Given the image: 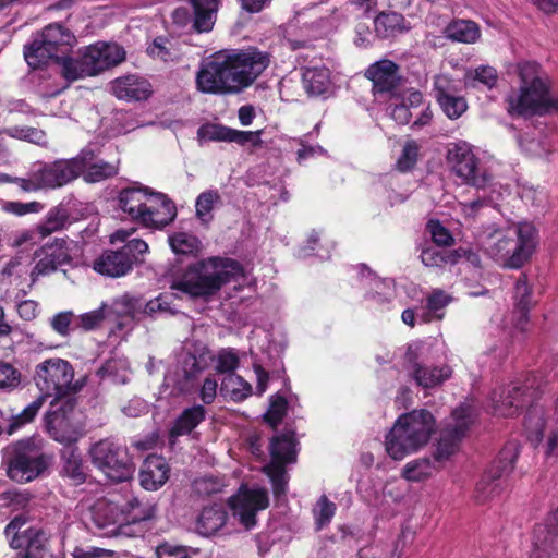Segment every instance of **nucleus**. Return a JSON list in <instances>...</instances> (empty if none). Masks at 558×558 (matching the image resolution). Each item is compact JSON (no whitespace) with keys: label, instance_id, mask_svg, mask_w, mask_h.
Returning a JSON list of instances; mask_svg holds the SVG:
<instances>
[{"label":"nucleus","instance_id":"obj_12","mask_svg":"<svg viewBox=\"0 0 558 558\" xmlns=\"http://www.w3.org/2000/svg\"><path fill=\"white\" fill-rule=\"evenodd\" d=\"M148 245L140 239L128 241L121 248L105 251L94 262V270L98 274L111 278H118L126 275L138 262L140 257L146 253Z\"/></svg>","mask_w":558,"mask_h":558},{"label":"nucleus","instance_id":"obj_13","mask_svg":"<svg viewBox=\"0 0 558 558\" xmlns=\"http://www.w3.org/2000/svg\"><path fill=\"white\" fill-rule=\"evenodd\" d=\"M472 424V408L461 404L452 411V423H449L441 432L434 451V460L444 463L459 450L462 438L466 435Z\"/></svg>","mask_w":558,"mask_h":558},{"label":"nucleus","instance_id":"obj_33","mask_svg":"<svg viewBox=\"0 0 558 558\" xmlns=\"http://www.w3.org/2000/svg\"><path fill=\"white\" fill-rule=\"evenodd\" d=\"M37 36L43 39L57 57H68L70 48L76 41L73 33L58 23L49 24Z\"/></svg>","mask_w":558,"mask_h":558},{"label":"nucleus","instance_id":"obj_45","mask_svg":"<svg viewBox=\"0 0 558 558\" xmlns=\"http://www.w3.org/2000/svg\"><path fill=\"white\" fill-rule=\"evenodd\" d=\"M498 81V74L495 68L489 65H480L466 70L463 83L468 88H478L480 86L492 89Z\"/></svg>","mask_w":558,"mask_h":558},{"label":"nucleus","instance_id":"obj_43","mask_svg":"<svg viewBox=\"0 0 558 558\" xmlns=\"http://www.w3.org/2000/svg\"><path fill=\"white\" fill-rule=\"evenodd\" d=\"M45 403V396L39 395L34 401H32L28 405H26L21 412L16 414H11L9 417V423L3 428V433L8 435H13L17 430H20L25 425L32 423L37 416L39 410L43 408Z\"/></svg>","mask_w":558,"mask_h":558},{"label":"nucleus","instance_id":"obj_23","mask_svg":"<svg viewBox=\"0 0 558 558\" xmlns=\"http://www.w3.org/2000/svg\"><path fill=\"white\" fill-rule=\"evenodd\" d=\"M399 65L388 59L372 63L365 76L373 83L374 95L391 94L400 85Z\"/></svg>","mask_w":558,"mask_h":558},{"label":"nucleus","instance_id":"obj_7","mask_svg":"<svg viewBox=\"0 0 558 558\" xmlns=\"http://www.w3.org/2000/svg\"><path fill=\"white\" fill-rule=\"evenodd\" d=\"M73 378L74 369L70 362L63 359H47L35 367L34 381L40 390V395H44L45 399L54 396V400L50 403L51 408L57 407L56 401L78 390L72 384Z\"/></svg>","mask_w":558,"mask_h":558},{"label":"nucleus","instance_id":"obj_42","mask_svg":"<svg viewBox=\"0 0 558 558\" xmlns=\"http://www.w3.org/2000/svg\"><path fill=\"white\" fill-rule=\"evenodd\" d=\"M45 403V396L39 395L34 401H32L28 405H26L21 412L16 414H11L9 417V423L3 428V433L8 435H13L17 430H20L25 425L32 423L37 416L39 410L43 408Z\"/></svg>","mask_w":558,"mask_h":558},{"label":"nucleus","instance_id":"obj_29","mask_svg":"<svg viewBox=\"0 0 558 558\" xmlns=\"http://www.w3.org/2000/svg\"><path fill=\"white\" fill-rule=\"evenodd\" d=\"M76 157H84V159H81L83 165L81 174H83L84 180L88 183L100 182L118 173L116 165L98 160L90 147L82 149Z\"/></svg>","mask_w":558,"mask_h":558},{"label":"nucleus","instance_id":"obj_4","mask_svg":"<svg viewBox=\"0 0 558 558\" xmlns=\"http://www.w3.org/2000/svg\"><path fill=\"white\" fill-rule=\"evenodd\" d=\"M518 73L521 80L520 92L507 98L511 116L558 112V99L551 97L547 83L539 75V65L536 62L519 63Z\"/></svg>","mask_w":558,"mask_h":558},{"label":"nucleus","instance_id":"obj_64","mask_svg":"<svg viewBox=\"0 0 558 558\" xmlns=\"http://www.w3.org/2000/svg\"><path fill=\"white\" fill-rule=\"evenodd\" d=\"M315 519L318 527H323L325 524L329 523L331 518L336 512V505L328 500V498L323 495L317 501L315 509Z\"/></svg>","mask_w":558,"mask_h":558},{"label":"nucleus","instance_id":"obj_21","mask_svg":"<svg viewBox=\"0 0 558 558\" xmlns=\"http://www.w3.org/2000/svg\"><path fill=\"white\" fill-rule=\"evenodd\" d=\"M141 223L150 228H163L177 217L174 203L163 193L149 190Z\"/></svg>","mask_w":558,"mask_h":558},{"label":"nucleus","instance_id":"obj_52","mask_svg":"<svg viewBox=\"0 0 558 558\" xmlns=\"http://www.w3.org/2000/svg\"><path fill=\"white\" fill-rule=\"evenodd\" d=\"M513 247V234L502 235L492 240L485 247L486 254L505 268L506 259H509V250Z\"/></svg>","mask_w":558,"mask_h":558},{"label":"nucleus","instance_id":"obj_18","mask_svg":"<svg viewBox=\"0 0 558 558\" xmlns=\"http://www.w3.org/2000/svg\"><path fill=\"white\" fill-rule=\"evenodd\" d=\"M36 264L31 272L33 281L39 276H46L56 271L60 266L71 262L68 241L63 238H54L48 241L34 253Z\"/></svg>","mask_w":558,"mask_h":558},{"label":"nucleus","instance_id":"obj_8","mask_svg":"<svg viewBox=\"0 0 558 558\" xmlns=\"http://www.w3.org/2000/svg\"><path fill=\"white\" fill-rule=\"evenodd\" d=\"M92 463L109 480L121 483L130 480L134 464L125 446L106 438L94 444L89 449Z\"/></svg>","mask_w":558,"mask_h":558},{"label":"nucleus","instance_id":"obj_57","mask_svg":"<svg viewBox=\"0 0 558 558\" xmlns=\"http://www.w3.org/2000/svg\"><path fill=\"white\" fill-rule=\"evenodd\" d=\"M107 316V306L102 304L100 307L76 316V328L84 331L96 330L101 327Z\"/></svg>","mask_w":558,"mask_h":558},{"label":"nucleus","instance_id":"obj_50","mask_svg":"<svg viewBox=\"0 0 558 558\" xmlns=\"http://www.w3.org/2000/svg\"><path fill=\"white\" fill-rule=\"evenodd\" d=\"M515 313H522L524 319L534 302L532 301V290L527 284L526 275L522 274L514 287Z\"/></svg>","mask_w":558,"mask_h":558},{"label":"nucleus","instance_id":"obj_24","mask_svg":"<svg viewBox=\"0 0 558 558\" xmlns=\"http://www.w3.org/2000/svg\"><path fill=\"white\" fill-rule=\"evenodd\" d=\"M530 558H558V523L551 517L535 526Z\"/></svg>","mask_w":558,"mask_h":558},{"label":"nucleus","instance_id":"obj_2","mask_svg":"<svg viewBox=\"0 0 558 558\" xmlns=\"http://www.w3.org/2000/svg\"><path fill=\"white\" fill-rule=\"evenodd\" d=\"M243 275L241 264L231 258L210 257L190 265L183 275L174 279L172 290L192 298H208L220 288Z\"/></svg>","mask_w":558,"mask_h":558},{"label":"nucleus","instance_id":"obj_26","mask_svg":"<svg viewBox=\"0 0 558 558\" xmlns=\"http://www.w3.org/2000/svg\"><path fill=\"white\" fill-rule=\"evenodd\" d=\"M88 529L99 537H113L119 534L120 524L118 514L112 505L105 501L97 502L90 509Z\"/></svg>","mask_w":558,"mask_h":558},{"label":"nucleus","instance_id":"obj_41","mask_svg":"<svg viewBox=\"0 0 558 558\" xmlns=\"http://www.w3.org/2000/svg\"><path fill=\"white\" fill-rule=\"evenodd\" d=\"M156 504L149 499L131 497L124 504L122 512L128 515L131 523H140L153 519L156 514Z\"/></svg>","mask_w":558,"mask_h":558},{"label":"nucleus","instance_id":"obj_55","mask_svg":"<svg viewBox=\"0 0 558 558\" xmlns=\"http://www.w3.org/2000/svg\"><path fill=\"white\" fill-rule=\"evenodd\" d=\"M74 318L76 319V316L72 311L59 312L49 319V325L54 332L66 338L76 329Z\"/></svg>","mask_w":558,"mask_h":558},{"label":"nucleus","instance_id":"obj_30","mask_svg":"<svg viewBox=\"0 0 558 558\" xmlns=\"http://www.w3.org/2000/svg\"><path fill=\"white\" fill-rule=\"evenodd\" d=\"M112 94L123 100H145L150 94V85L136 75H126L111 82Z\"/></svg>","mask_w":558,"mask_h":558},{"label":"nucleus","instance_id":"obj_44","mask_svg":"<svg viewBox=\"0 0 558 558\" xmlns=\"http://www.w3.org/2000/svg\"><path fill=\"white\" fill-rule=\"evenodd\" d=\"M100 380H109L112 384H125L129 380V363L122 357L107 360L97 371Z\"/></svg>","mask_w":558,"mask_h":558},{"label":"nucleus","instance_id":"obj_9","mask_svg":"<svg viewBox=\"0 0 558 558\" xmlns=\"http://www.w3.org/2000/svg\"><path fill=\"white\" fill-rule=\"evenodd\" d=\"M296 440L293 432L274 436L269 442L270 461L263 466L269 477L275 497L284 496L289 475L286 465L296 461Z\"/></svg>","mask_w":558,"mask_h":558},{"label":"nucleus","instance_id":"obj_28","mask_svg":"<svg viewBox=\"0 0 558 558\" xmlns=\"http://www.w3.org/2000/svg\"><path fill=\"white\" fill-rule=\"evenodd\" d=\"M59 475L63 480L69 481L73 486H78L86 482L88 468L77 447H64L60 451Z\"/></svg>","mask_w":558,"mask_h":558},{"label":"nucleus","instance_id":"obj_59","mask_svg":"<svg viewBox=\"0 0 558 558\" xmlns=\"http://www.w3.org/2000/svg\"><path fill=\"white\" fill-rule=\"evenodd\" d=\"M231 128L207 123L197 130V136L204 141L229 142L231 136Z\"/></svg>","mask_w":558,"mask_h":558},{"label":"nucleus","instance_id":"obj_1","mask_svg":"<svg viewBox=\"0 0 558 558\" xmlns=\"http://www.w3.org/2000/svg\"><path fill=\"white\" fill-rule=\"evenodd\" d=\"M267 52L256 48L219 53L197 73V88L206 94H235L250 86L269 65Z\"/></svg>","mask_w":558,"mask_h":558},{"label":"nucleus","instance_id":"obj_25","mask_svg":"<svg viewBox=\"0 0 558 558\" xmlns=\"http://www.w3.org/2000/svg\"><path fill=\"white\" fill-rule=\"evenodd\" d=\"M453 83L447 75H437L434 80L435 97L444 113L451 120L458 119L468 109L464 97L456 96Z\"/></svg>","mask_w":558,"mask_h":558},{"label":"nucleus","instance_id":"obj_5","mask_svg":"<svg viewBox=\"0 0 558 558\" xmlns=\"http://www.w3.org/2000/svg\"><path fill=\"white\" fill-rule=\"evenodd\" d=\"M51 457L41 441L29 437L9 444L1 450V465L7 476L20 484L32 482L48 470Z\"/></svg>","mask_w":558,"mask_h":558},{"label":"nucleus","instance_id":"obj_63","mask_svg":"<svg viewBox=\"0 0 558 558\" xmlns=\"http://www.w3.org/2000/svg\"><path fill=\"white\" fill-rule=\"evenodd\" d=\"M172 43L165 36L156 37L147 47V53L163 61L172 59Z\"/></svg>","mask_w":558,"mask_h":558},{"label":"nucleus","instance_id":"obj_34","mask_svg":"<svg viewBox=\"0 0 558 558\" xmlns=\"http://www.w3.org/2000/svg\"><path fill=\"white\" fill-rule=\"evenodd\" d=\"M206 417L204 405L195 404L186 408L173 422L169 430V441L171 445L175 442L178 437L189 435L196 428Z\"/></svg>","mask_w":558,"mask_h":558},{"label":"nucleus","instance_id":"obj_38","mask_svg":"<svg viewBox=\"0 0 558 558\" xmlns=\"http://www.w3.org/2000/svg\"><path fill=\"white\" fill-rule=\"evenodd\" d=\"M444 35L452 41L473 44L480 38L481 32L471 20H453L445 27Z\"/></svg>","mask_w":558,"mask_h":558},{"label":"nucleus","instance_id":"obj_15","mask_svg":"<svg viewBox=\"0 0 558 558\" xmlns=\"http://www.w3.org/2000/svg\"><path fill=\"white\" fill-rule=\"evenodd\" d=\"M269 506V497L266 488H248L241 486L238 494L230 498V507L233 517L238 519L246 530L256 525L258 511Z\"/></svg>","mask_w":558,"mask_h":558},{"label":"nucleus","instance_id":"obj_37","mask_svg":"<svg viewBox=\"0 0 558 558\" xmlns=\"http://www.w3.org/2000/svg\"><path fill=\"white\" fill-rule=\"evenodd\" d=\"M228 513L220 505L205 507L196 523L197 533L203 536L216 534L227 522Z\"/></svg>","mask_w":558,"mask_h":558},{"label":"nucleus","instance_id":"obj_46","mask_svg":"<svg viewBox=\"0 0 558 558\" xmlns=\"http://www.w3.org/2000/svg\"><path fill=\"white\" fill-rule=\"evenodd\" d=\"M172 294H160L159 296L145 302L143 310L142 303L136 300V304L132 306L134 311H142L149 317H158L161 315H175L178 310L172 307Z\"/></svg>","mask_w":558,"mask_h":558},{"label":"nucleus","instance_id":"obj_58","mask_svg":"<svg viewBox=\"0 0 558 558\" xmlns=\"http://www.w3.org/2000/svg\"><path fill=\"white\" fill-rule=\"evenodd\" d=\"M21 372L7 362H0V389L12 391L21 386Z\"/></svg>","mask_w":558,"mask_h":558},{"label":"nucleus","instance_id":"obj_48","mask_svg":"<svg viewBox=\"0 0 558 558\" xmlns=\"http://www.w3.org/2000/svg\"><path fill=\"white\" fill-rule=\"evenodd\" d=\"M68 210L62 206L52 207L46 215L45 219L37 226V232L43 236L63 229L68 222Z\"/></svg>","mask_w":558,"mask_h":558},{"label":"nucleus","instance_id":"obj_22","mask_svg":"<svg viewBox=\"0 0 558 558\" xmlns=\"http://www.w3.org/2000/svg\"><path fill=\"white\" fill-rule=\"evenodd\" d=\"M408 371L415 383L423 388H433L441 385L451 376V368L448 365L428 367L418 362L417 354L409 347L405 352Z\"/></svg>","mask_w":558,"mask_h":558},{"label":"nucleus","instance_id":"obj_54","mask_svg":"<svg viewBox=\"0 0 558 558\" xmlns=\"http://www.w3.org/2000/svg\"><path fill=\"white\" fill-rule=\"evenodd\" d=\"M169 244L177 255H192L198 251L199 242L190 233L178 232L169 236Z\"/></svg>","mask_w":558,"mask_h":558},{"label":"nucleus","instance_id":"obj_16","mask_svg":"<svg viewBox=\"0 0 558 558\" xmlns=\"http://www.w3.org/2000/svg\"><path fill=\"white\" fill-rule=\"evenodd\" d=\"M213 360L214 355L205 344L195 343L193 349H189L182 359V376L175 383V390L183 395L194 391L198 376L209 366Z\"/></svg>","mask_w":558,"mask_h":558},{"label":"nucleus","instance_id":"obj_51","mask_svg":"<svg viewBox=\"0 0 558 558\" xmlns=\"http://www.w3.org/2000/svg\"><path fill=\"white\" fill-rule=\"evenodd\" d=\"M2 133L12 138L25 141L39 146L47 145V135L41 129L32 126H12L4 129Z\"/></svg>","mask_w":558,"mask_h":558},{"label":"nucleus","instance_id":"obj_10","mask_svg":"<svg viewBox=\"0 0 558 558\" xmlns=\"http://www.w3.org/2000/svg\"><path fill=\"white\" fill-rule=\"evenodd\" d=\"M447 161L452 173L462 183L477 190H484L492 185L493 175L465 142L452 144L447 153Z\"/></svg>","mask_w":558,"mask_h":558},{"label":"nucleus","instance_id":"obj_31","mask_svg":"<svg viewBox=\"0 0 558 558\" xmlns=\"http://www.w3.org/2000/svg\"><path fill=\"white\" fill-rule=\"evenodd\" d=\"M169 478V466L165 458L149 456L140 471V483L146 490H157Z\"/></svg>","mask_w":558,"mask_h":558},{"label":"nucleus","instance_id":"obj_27","mask_svg":"<svg viewBox=\"0 0 558 558\" xmlns=\"http://www.w3.org/2000/svg\"><path fill=\"white\" fill-rule=\"evenodd\" d=\"M61 408H51L47 411L45 428L53 440L65 447H74L73 445L80 439L81 434L69 424L65 413Z\"/></svg>","mask_w":558,"mask_h":558},{"label":"nucleus","instance_id":"obj_6","mask_svg":"<svg viewBox=\"0 0 558 558\" xmlns=\"http://www.w3.org/2000/svg\"><path fill=\"white\" fill-rule=\"evenodd\" d=\"M125 59V50L118 44L98 41L78 51L76 58L63 60V77L73 82L120 64Z\"/></svg>","mask_w":558,"mask_h":558},{"label":"nucleus","instance_id":"obj_60","mask_svg":"<svg viewBox=\"0 0 558 558\" xmlns=\"http://www.w3.org/2000/svg\"><path fill=\"white\" fill-rule=\"evenodd\" d=\"M221 201V197L216 190H207L201 193L195 202L196 216L198 218H204L214 208V205Z\"/></svg>","mask_w":558,"mask_h":558},{"label":"nucleus","instance_id":"obj_49","mask_svg":"<svg viewBox=\"0 0 558 558\" xmlns=\"http://www.w3.org/2000/svg\"><path fill=\"white\" fill-rule=\"evenodd\" d=\"M436 466L428 458H420L408 462L402 470V477L409 482H420L433 474Z\"/></svg>","mask_w":558,"mask_h":558},{"label":"nucleus","instance_id":"obj_32","mask_svg":"<svg viewBox=\"0 0 558 558\" xmlns=\"http://www.w3.org/2000/svg\"><path fill=\"white\" fill-rule=\"evenodd\" d=\"M149 187L133 185L120 191L118 196L119 207L128 214L132 220L141 223L145 210Z\"/></svg>","mask_w":558,"mask_h":558},{"label":"nucleus","instance_id":"obj_17","mask_svg":"<svg viewBox=\"0 0 558 558\" xmlns=\"http://www.w3.org/2000/svg\"><path fill=\"white\" fill-rule=\"evenodd\" d=\"M83 157L59 159L53 162H37L36 169L44 189H58L74 181L82 173Z\"/></svg>","mask_w":558,"mask_h":558},{"label":"nucleus","instance_id":"obj_19","mask_svg":"<svg viewBox=\"0 0 558 558\" xmlns=\"http://www.w3.org/2000/svg\"><path fill=\"white\" fill-rule=\"evenodd\" d=\"M535 397L536 391L526 385L501 387L492 395L494 414L505 417L513 416L519 409L532 403Z\"/></svg>","mask_w":558,"mask_h":558},{"label":"nucleus","instance_id":"obj_3","mask_svg":"<svg viewBox=\"0 0 558 558\" xmlns=\"http://www.w3.org/2000/svg\"><path fill=\"white\" fill-rule=\"evenodd\" d=\"M435 430V418L427 410L401 414L386 435V451L393 460H402L426 446Z\"/></svg>","mask_w":558,"mask_h":558},{"label":"nucleus","instance_id":"obj_47","mask_svg":"<svg viewBox=\"0 0 558 558\" xmlns=\"http://www.w3.org/2000/svg\"><path fill=\"white\" fill-rule=\"evenodd\" d=\"M457 254L453 250L447 251L441 246L427 245L422 248L420 257L426 267H442L447 264H457Z\"/></svg>","mask_w":558,"mask_h":558},{"label":"nucleus","instance_id":"obj_14","mask_svg":"<svg viewBox=\"0 0 558 558\" xmlns=\"http://www.w3.org/2000/svg\"><path fill=\"white\" fill-rule=\"evenodd\" d=\"M27 523L24 514L14 517L4 529V534L10 539V546L14 549H24L26 558H44L47 533L37 526H28L22 530Z\"/></svg>","mask_w":558,"mask_h":558},{"label":"nucleus","instance_id":"obj_20","mask_svg":"<svg viewBox=\"0 0 558 558\" xmlns=\"http://www.w3.org/2000/svg\"><path fill=\"white\" fill-rule=\"evenodd\" d=\"M538 243V232L531 222H520L513 229V247L509 250V259L505 268L519 269L533 255Z\"/></svg>","mask_w":558,"mask_h":558},{"label":"nucleus","instance_id":"obj_53","mask_svg":"<svg viewBox=\"0 0 558 558\" xmlns=\"http://www.w3.org/2000/svg\"><path fill=\"white\" fill-rule=\"evenodd\" d=\"M523 424L527 434V438L532 442H541L545 427V421L541 411L536 408L529 409L526 415L524 416Z\"/></svg>","mask_w":558,"mask_h":558},{"label":"nucleus","instance_id":"obj_35","mask_svg":"<svg viewBox=\"0 0 558 558\" xmlns=\"http://www.w3.org/2000/svg\"><path fill=\"white\" fill-rule=\"evenodd\" d=\"M302 85L308 96H322L330 86V71L325 65L302 69Z\"/></svg>","mask_w":558,"mask_h":558},{"label":"nucleus","instance_id":"obj_40","mask_svg":"<svg viewBox=\"0 0 558 558\" xmlns=\"http://www.w3.org/2000/svg\"><path fill=\"white\" fill-rule=\"evenodd\" d=\"M220 393L234 402H242L252 395V386L240 375L230 373L222 378Z\"/></svg>","mask_w":558,"mask_h":558},{"label":"nucleus","instance_id":"obj_56","mask_svg":"<svg viewBox=\"0 0 558 558\" xmlns=\"http://www.w3.org/2000/svg\"><path fill=\"white\" fill-rule=\"evenodd\" d=\"M288 401L283 396L274 395L270 397L269 408L264 414V420L271 427L276 428L287 413Z\"/></svg>","mask_w":558,"mask_h":558},{"label":"nucleus","instance_id":"obj_11","mask_svg":"<svg viewBox=\"0 0 558 558\" xmlns=\"http://www.w3.org/2000/svg\"><path fill=\"white\" fill-rule=\"evenodd\" d=\"M520 445L515 440L508 441L500 450L497 459L490 468L484 472L475 487V499L484 504L490 498L499 495L504 488L506 478L513 471L514 463L519 457Z\"/></svg>","mask_w":558,"mask_h":558},{"label":"nucleus","instance_id":"obj_61","mask_svg":"<svg viewBox=\"0 0 558 558\" xmlns=\"http://www.w3.org/2000/svg\"><path fill=\"white\" fill-rule=\"evenodd\" d=\"M417 155H418V145L415 141H408L402 151L397 160V168L400 171H408L412 169L416 161H417Z\"/></svg>","mask_w":558,"mask_h":558},{"label":"nucleus","instance_id":"obj_39","mask_svg":"<svg viewBox=\"0 0 558 558\" xmlns=\"http://www.w3.org/2000/svg\"><path fill=\"white\" fill-rule=\"evenodd\" d=\"M374 24L376 33L383 38L392 37L410 29L404 16L397 12L380 13Z\"/></svg>","mask_w":558,"mask_h":558},{"label":"nucleus","instance_id":"obj_62","mask_svg":"<svg viewBox=\"0 0 558 558\" xmlns=\"http://www.w3.org/2000/svg\"><path fill=\"white\" fill-rule=\"evenodd\" d=\"M239 366V356L233 349H222L217 356L216 371L221 374L234 373Z\"/></svg>","mask_w":558,"mask_h":558},{"label":"nucleus","instance_id":"obj_36","mask_svg":"<svg viewBox=\"0 0 558 558\" xmlns=\"http://www.w3.org/2000/svg\"><path fill=\"white\" fill-rule=\"evenodd\" d=\"M69 57H57L37 35L31 44L24 46V59L33 70L46 65L50 60L63 66V60Z\"/></svg>","mask_w":558,"mask_h":558}]
</instances>
